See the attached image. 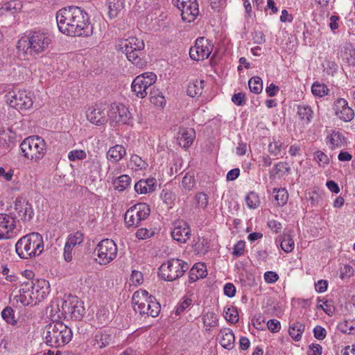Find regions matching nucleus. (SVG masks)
I'll use <instances>...</instances> for the list:
<instances>
[{
    "mask_svg": "<svg viewBox=\"0 0 355 355\" xmlns=\"http://www.w3.org/2000/svg\"><path fill=\"white\" fill-rule=\"evenodd\" d=\"M70 327L61 321H53L47 324L43 331V339L51 347L58 348L67 344L72 338Z\"/></svg>",
    "mask_w": 355,
    "mask_h": 355,
    "instance_id": "20e7f679",
    "label": "nucleus"
},
{
    "mask_svg": "<svg viewBox=\"0 0 355 355\" xmlns=\"http://www.w3.org/2000/svg\"><path fill=\"white\" fill-rule=\"evenodd\" d=\"M335 115L345 122L351 121L354 117V110L349 106L345 98H338L334 103Z\"/></svg>",
    "mask_w": 355,
    "mask_h": 355,
    "instance_id": "a211bd4d",
    "label": "nucleus"
},
{
    "mask_svg": "<svg viewBox=\"0 0 355 355\" xmlns=\"http://www.w3.org/2000/svg\"><path fill=\"white\" fill-rule=\"evenodd\" d=\"M52 42L48 32L34 30L21 37L17 42V49L20 55L25 60L36 58L46 51Z\"/></svg>",
    "mask_w": 355,
    "mask_h": 355,
    "instance_id": "f03ea898",
    "label": "nucleus"
},
{
    "mask_svg": "<svg viewBox=\"0 0 355 355\" xmlns=\"http://www.w3.org/2000/svg\"><path fill=\"white\" fill-rule=\"evenodd\" d=\"M15 219L6 214H0V239H9L16 236Z\"/></svg>",
    "mask_w": 355,
    "mask_h": 355,
    "instance_id": "f3484780",
    "label": "nucleus"
},
{
    "mask_svg": "<svg viewBox=\"0 0 355 355\" xmlns=\"http://www.w3.org/2000/svg\"><path fill=\"white\" fill-rule=\"evenodd\" d=\"M207 267L202 263H196L189 270V282L193 283L200 278H204L207 276Z\"/></svg>",
    "mask_w": 355,
    "mask_h": 355,
    "instance_id": "a878e982",
    "label": "nucleus"
},
{
    "mask_svg": "<svg viewBox=\"0 0 355 355\" xmlns=\"http://www.w3.org/2000/svg\"><path fill=\"white\" fill-rule=\"evenodd\" d=\"M291 167L288 162H280L275 164L271 171L269 172L270 178H275L276 175H283L289 173Z\"/></svg>",
    "mask_w": 355,
    "mask_h": 355,
    "instance_id": "c756f323",
    "label": "nucleus"
},
{
    "mask_svg": "<svg viewBox=\"0 0 355 355\" xmlns=\"http://www.w3.org/2000/svg\"><path fill=\"white\" fill-rule=\"evenodd\" d=\"M203 324L205 327H215L218 325L217 315L213 312H207L203 315Z\"/></svg>",
    "mask_w": 355,
    "mask_h": 355,
    "instance_id": "c03bdc74",
    "label": "nucleus"
},
{
    "mask_svg": "<svg viewBox=\"0 0 355 355\" xmlns=\"http://www.w3.org/2000/svg\"><path fill=\"white\" fill-rule=\"evenodd\" d=\"M281 248L286 253L291 252L295 247L293 239L290 234H284L282 236L281 243Z\"/></svg>",
    "mask_w": 355,
    "mask_h": 355,
    "instance_id": "e433bc0d",
    "label": "nucleus"
},
{
    "mask_svg": "<svg viewBox=\"0 0 355 355\" xmlns=\"http://www.w3.org/2000/svg\"><path fill=\"white\" fill-rule=\"evenodd\" d=\"M117 246L114 241L102 240L96 247L94 254L97 256L96 261L101 265H107L112 261L117 255Z\"/></svg>",
    "mask_w": 355,
    "mask_h": 355,
    "instance_id": "9d476101",
    "label": "nucleus"
},
{
    "mask_svg": "<svg viewBox=\"0 0 355 355\" xmlns=\"http://www.w3.org/2000/svg\"><path fill=\"white\" fill-rule=\"evenodd\" d=\"M157 80V76L153 72H146L137 76L131 84L132 92L140 98H145L148 94V89Z\"/></svg>",
    "mask_w": 355,
    "mask_h": 355,
    "instance_id": "ddd939ff",
    "label": "nucleus"
},
{
    "mask_svg": "<svg viewBox=\"0 0 355 355\" xmlns=\"http://www.w3.org/2000/svg\"><path fill=\"white\" fill-rule=\"evenodd\" d=\"M305 326L300 322H294L290 325L288 332L290 336L295 340L299 341L304 331Z\"/></svg>",
    "mask_w": 355,
    "mask_h": 355,
    "instance_id": "473e14b6",
    "label": "nucleus"
},
{
    "mask_svg": "<svg viewBox=\"0 0 355 355\" xmlns=\"http://www.w3.org/2000/svg\"><path fill=\"white\" fill-rule=\"evenodd\" d=\"M155 234V232L152 230L146 228H140L136 232V236L139 239L144 240L152 237Z\"/></svg>",
    "mask_w": 355,
    "mask_h": 355,
    "instance_id": "5fc2aeb1",
    "label": "nucleus"
},
{
    "mask_svg": "<svg viewBox=\"0 0 355 355\" xmlns=\"http://www.w3.org/2000/svg\"><path fill=\"white\" fill-rule=\"evenodd\" d=\"M311 92L314 96L322 97L328 94L329 89L324 84L315 82L312 85Z\"/></svg>",
    "mask_w": 355,
    "mask_h": 355,
    "instance_id": "58836bf2",
    "label": "nucleus"
},
{
    "mask_svg": "<svg viewBox=\"0 0 355 355\" xmlns=\"http://www.w3.org/2000/svg\"><path fill=\"white\" fill-rule=\"evenodd\" d=\"M314 159L318 162L320 166L325 167L329 163L328 156L320 150H317L314 153Z\"/></svg>",
    "mask_w": 355,
    "mask_h": 355,
    "instance_id": "09e8293b",
    "label": "nucleus"
},
{
    "mask_svg": "<svg viewBox=\"0 0 355 355\" xmlns=\"http://www.w3.org/2000/svg\"><path fill=\"white\" fill-rule=\"evenodd\" d=\"M172 238L179 243H186L191 236V230L189 225L184 221H177L171 231Z\"/></svg>",
    "mask_w": 355,
    "mask_h": 355,
    "instance_id": "aec40b11",
    "label": "nucleus"
},
{
    "mask_svg": "<svg viewBox=\"0 0 355 355\" xmlns=\"http://www.w3.org/2000/svg\"><path fill=\"white\" fill-rule=\"evenodd\" d=\"M195 200L198 207L205 209L208 204V196L205 193H198L196 195Z\"/></svg>",
    "mask_w": 355,
    "mask_h": 355,
    "instance_id": "864d4df0",
    "label": "nucleus"
},
{
    "mask_svg": "<svg viewBox=\"0 0 355 355\" xmlns=\"http://www.w3.org/2000/svg\"><path fill=\"white\" fill-rule=\"evenodd\" d=\"M24 155L30 159L38 161L46 152L44 140L39 136H31L26 138L20 144Z\"/></svg>",
    "mask_w": 355,
    "mask_h": 355,
    "instance_id": "6e6552de",
    "label": "nucleus"
},
{
    "mask_svg": "<svg viewBox=\"0 0 355 355\" xmlns=\"http://www.w3.org/2000/svg\"><path fill=\"white\" fill-rule=\"evenodd\" d=\"M194 136L195 132L193 129L183 130L178 139L180 146L184 148L189 147L193 141Z\"/></svg>",
    "mask_w": 355,
    "mask_h": 355,
    "instance_id": "2f4dec72",
    "label": "nucleus"
},
{
    "mask_svg": "<svg viewBox=\"0 0 355 355\" xmlns=\"http://www.w3.org/2000/svg\"><path fill=\"white\" fill-rule=\"evenodd\" d=\"M150 101L157 106H163L165 103V98L162 92L158 89H151L149 93Z\"/></svg>",
    "mask_w": 355,
    "mask_h": 355,
    "instance_id": "f704fd0d",
    "label": "nucleus"
},
{
    "mask_svg": "<svg viewBox=\"0 0 355 355\" xmlns=\"http://www.w3.org/2000/svg\"><path fill=\"white\" fill-rule=\"evenodd\" d=\"M33 94L26 90L9 92L6 95L8 104L18 110H26L33 107Z\"/></svg>",
    "mask_w": 355,
    "mask_h": 355,
    "instance_id": "9b49d317",
    "label": "nucleus"
},
{
    "mask_svg": "<svg viewBox=\"0 0 355 355\" xmlns=\"http://www.w3.org/2000/svg\"><path fill=\"white\" fill-rule=\"evenodd\" d=\"M83 234L78 231L74 234L69 235L66 243L73 248L75 246L81 244L83 241Z\"/></svg>",
    "mask_w": 355,
    "mask_h": 355,
    "instance_id": "79ce46f5",
    "label": "nucleus"
},
{
    "mask_svg": "<svg viewBox=\"0 0 355 355\" xmlns=\"http://www.w3.org/2000/svg\"><path fill=\"white\" fill-rule=\"evenodd\" d=\"M15 209L24 221L30 220L34 214L31 204L22 198H17L15 200Z\"/></svg>",
    "mask_w": 355,
    "mask_h": 355,
    "instance_id": "412c9836",
    "label": "nucleus"
},
{
    "mask_svg": "<svg viewBox=\"0 0 355 355\" xmlns=\"http://www.w3.org/2000/svg\"><path fill=\"white\" fill-rule=\"evenodd\" d=\"M150 208L146 203H139L129 208L124 216L127 227H136L141 221L146 220L150 214Z\"/></svg>",
    "mask_w": 355,
    "mask_h": 355,
    "instance_id": "f8f14e48",
    "label": "nucleus"
},
{
    "mask_svg": "<svg viewBox=\"0 0 355 355\" xmlns=\"http://www.w3.org/2000/svg\"><path fill=\"white\" fill-rule=\"evenodd\" d=\"M224 316L231 323L234 324L239 321V314L237 310L234 306L225 308Z\"/></svg>",
    "mask_w": 355,
    "mask_h": 355,
    "instance_id": "a19ab883",
    "label": "nucleus"
},
{
    "mask_svg": "<svg viewBox=\"0 0 355 355\" xmlns=\"http://www.w3.org/2000/svg\"><path fill=\"white\" fill-rule=\"evenodd\" d=\"M245 242L243 241H238L234 246L232 254L235 257H240L244 252Z\"/></svg>",
    "mask_w": 355,
    "mask_h": 355,
    "instance_id": "13d9d810",
    "label": "nucleus"
},
{
    "mask_svg": "<svg viewBox=\"0 0 355 355\" xmlns=\"http://www.w3.org/2000/svg\"><path fill=\"white\" fill-rule=\"evenodd\" d=\"M328 282L327 280L321 279L315 284V288L318 293H324L327 291Z\"/></svg>",
    "mask_w": 355,
    "mask_h": 355,
    "instance_id": "338daca9",
    "label": "nucleus"
},
{
    "mask_svg": "<svg viewBox=\"0 0 355 355\" xmlns=\"http://www.w3.org/2000/svg\"><path fill=\"white\" fill-rule=\"evenodd\" d=\"M205 86L203 80H195L190 82L187 87V94L191 97L198 96L202 94Z\"/></svg>",
    "mask_w": 355,
    "mask_h": 355,
    "instance_id": "cd10ccee",
    "label": "nucleus"
},
{
    "mask_svg": "<svg viewBox=\"0 0 355 355\" xmlns=\"http://www.w3.org/2000/svg\"><path fill=\"white\" fill-rule=\"evenodd\" d=\"M144 46V41L135 37L121 40L117 45L119 49L125 54L128 60L139 68H143L146 65V62L140 58Z\"/></svg>",
    "mask_w": 355,
    "mask_h": 355,
    "instance_id": "423d86ee",
    "label": "nucleus"
},
{
    "mask_svg": "<svg viewBox=\"0 0 355 355\" xmlns=\"http://www.w3.org/2000/svg\"><path fill=\"white\" fill-rule=\"evenodd\" d=\"M56 21L59 31L66 35L89 36L92 33L89 16L79 7L69 6L59 10Z\"/></svg>",
    "mask_w": 355,
    "mask_h": 355,
    "instance_id": "f257e3e1",
    "label": "nucleus"
},
{
    "mask_svg": "<svg viewBox=\"0 0 355 355\" xmlns=\"http://www.w3.org/2000/svg\"><path fill=\"white\" fill-rule=\"evenodd\" d=\"M354 273L353 268L349 265H345L340 269V277L345 279L346 277H350Z\"/></svg>",
    "mask_w": 355,
    "mask_h": 355,
    "instance_id": "0e129e2a",
    "label": "nucleus"
},
{
    "mask_svg": "<svg viewBox=\"0 0 355 355\" xmlns=\"http://www.w3.org/2000/svg\"><path fill=\"white\" fill-rule=\"evenodd\" d=\"M86 157L87 154L83 150H73L68 153V159L71 162L84 159Z\"/></svg>",
    "mask_w": 355,
    "mask_h": 355,
    "instance_id": "3c124183",
    "label": "nucleus"
},
{
    "mask_svg": "<svg viewBox=\"0 0 355 355\" xmlns=\"http://www.w3.org/2000/svg\"><path fill=\"white\" fill-rule=\"evenodd\" d=\"M157 185V180L154 178L141 179L135 184V191L138 194L150 193L156 189Z\"/></svg>",
    "mask_w": 355,
    "mask_h": 355,
    "instance_id": "5701e85b",
    "label": "nucleus"
},
{
    "mask_svg": "<svg viewBox=\"0 0 355 355\" xmlns=\"http://www.w3.org/2000/svg\"><path fill=\"white\" fill-rule=\"evenodd\" d=\"M3 319L8 323L15 325L17 320L15 318L14 311L10 306H7L1 312Z\"/></svg>",
    "mask_w": 355,
    "mask_h": 355,
    "instance_id": "a18cd8bd",
    "label": "nucleus"
},
{
    "mask_svg": "<svg viewBox=\"0 0 355 355\" xmlns=\"http://www.w3.org/2000/svg\"><path fill=\"white\" fill-rule=\"evenodd\" d=\"M125 155V148L122 145L116 144L109 149L106 157L109 161L116 163L121 160Z\"/></svg>",
    "mask_w": 355,
    "mask_h": 355,
    "instance_id": "bb28decb",
    "label": "nucleus"
},
{
    "mask_svg": "<svg viewBox=\"0 0 355 355\" xmlns=\"http://www.w3.org/2000/svg\"><path fill=\"white\" fill-rule=\"evenodd\" d=\"M133 309L140 315L157 317L161 310V306L155 297L149 295L146 290L139 289L135 291L132 297Z\"/></svg>",
    "mask_w": 355,
    "mask_h": 355,
    "instance_id": "39448f33",
    "label": "nucleus"
},
{
    "mask_svg": "<svg viewBox=\"0 0 355 355\" xmlns=\"http://www.w3.org/2000/svg\"><path fill=\"white\" fill-rule=\"evenodd\" d=\"M213 50L211 42L204 37H198L195 45L189 50L190 58L196 61L204 60L210 55Z\"/></svg>",
    "mask_w": 355,
    "mask_h": 355,
    "instance_id": "4468645a",
    "label": "nucleus"
},
{
    "mask_svg": "<svg viewBox=\"0 0 355 355\" xmlns=\"http://www.w3.org/2000/svg\"><path fill=\"white\" fill-rule=\"evenodd\" d=\"M130 162L139 169L146 168L147 166L146 162L137 155H133L131 156Z\"/></svg>",
    "mask_w": 355,
    "mask_h": 355,
    "instance_id": "6e6d98bb",
    "label": "nucleus"
},
{
    "mask_svg": "<svg viewBox=\"0 0 355 355\" xmlns=\"http://www.w3.org/2000/svg\"><path fill=\"white\" fill-rule=\"evenodd\" d=\"M108 112V120L111 123L128 124L132 116L128 109L123 104L113 103Z\"/></svg>",
    "mask_w": 355,
    "mask_h": 355,
    "instance_id": "dca6fc26",
    "label": "nucleus"
},
{
    "mask_svg": "<svg viewBox=\"0 0 355 355\" xmlns=\"http://www.w3.org/2000/svg\"><path fill=\"white\" fill-rule=\"evenodd\" d=\"M322 347L319 344H312L309 346V355H321Z\"/></svg>",
    "mask_w": 355,
    "mask_h": 355,
    "instance_id": "774afa93",
    "label": "nucleus"
},
{
    "mask_svg": "<svg viewBox=\"0 0 355 355\" xmlns=\"http://www.w3.org/2000/svg\"><path fill=\"white\" fill-rule=\"evenodd\" d=\"M189 268L186 261L180 259H171L161 265L159 275L165 281L173 282L180 278Z\"/></svg>",
    "mask_w": 355,
    "mask_h": 355,
    "instance_id": "0eeeda50",
    "label": "nucleus"
},
{
    "mask_svg": "<svg viewBox=\"0 0 355 355\" xmlns=\"http://www.w3.org/2000/svg\"><path fill=\"white\" fill-rule=\"evenodd\" d=\"M87 119L92 123L102 125L108 121V112L103 106H95L88 109Z\"/></svg>",
    "mask_w": 355,
    "mask_h": 355,
    "instance_id": "6ab92c4d",
    "label": "nucleus"
},
{
    "mask_svg": "<svg viewBox=\"0 0 355 355\" xmlns=\"http://www.w3.org/2000/svg\"><path fill=\"white\" fill-rule=\"evenodd\" d=\"M314 337L318 340H323L327 336V331L321 326H316L313 329Z\"/></svg>",
    "mask_w": 355,
    "mask_h": 355,
    "instance_id": "680f3d73",
    "label": "nucleus"
},
{
    "mask_svg": "<svg viewBox=\"0 0 355 355\" xmlns=\"http://www.w3.org/2000/svg\"><path fill=\"white\" fill-rule=\"evenodd\" d=\"M15 247L20 259H30L38 257L44 251L43 237L37 232L29 233L20 238Z\"/></svg>",
    "mask_w": 355,
    "mask_h": 355,
    "instance_id": "7ed1b4c3",
    "label": "nucleus"
},
{
    "mask_svg": "<svg viewBox=\"0 0 355 355\" xmlns=\"http://www.w3.org/2000/svg\"><path fill=\"white\" fill-rule=\"evenodd\" d=\"M217 339L220 345L225 349L230 350L234 347L235 336L232 330L229 328L220 329Z\"/></svg>",
    "mask_w": 355,
    "mask_h": 355,
    "instance_id": "b1692460",
    "label": "nucleus"
},
{
    "mask_svg": "<svg viewBox=\"0 0 355 355\" xmlns=\"http://www.w3.org/2000/svg\"><path fill=\"white\" fill-rule=\"evenodd\" d=\"M160 198L169 208H171L175 200V195L168 189H163Z\"/></svg>",
    "mask_w": 355,
    "mask_h": 355,
    "instance_id": "ea45409f",
    "label": "nucleus"
},
{
    "mask_svg": "<svg viewBox=\"0 0 355 355\" xmlns=\"http://www.w3.org/2000/svg\"><path fill=\"white\" fill-rule=\"evenodd\" d=\"M245 202L249 208L255 209L259 205V197L255 192L251 191L246 196Z\"/></svg>",
    "mask_w": 355,
    "mask_h": 355,
    "instance_id": "49530a36",
    "label": "nucleus"
},
{
    "mask_svg": "<svg viewBox=\"0 0 355 355\" xmlns=\"http://www.w3.org/2000/svg\"><path fill=\"white\" fill-rule=\"evenodd\" d=\"M173 2L181 11L182 19L184 21H193L199 14L197 0H173Z\"/></svg>",
    "mask_w": 355,
    "mask_h": 355,
    "instance_id": "2eb2a0df",
    "label": "nucleus"
},
{
    "mask_svg": "<svg viewBox=\"0 0 355 355\" xmlns=\"http://www.w3.org/2000/svg\"><path fill=\"white\" fill-rule=\"evenodd\" d=\"M273 193H276L274 198L277 206L282 207L287 202L288 193L286 189H274Z\"/></svg>",
    "mask_w": 355,
    "mask_h": 355,
    "instance_id": "72a5a7b5",
    "label": "nucleus"
},
{
    "mask_svg": "<svg viewBox=\"0 0 355 355\" xmlns=\"http://www.w3.org/2000/svg\"><path fill=\"white\" fill-rule=\"evenodd\" d=\"M285 148L286 146L282 141L273 139V141L268 144V150L272 155L279 156L281 155L282 150Z\"/></svg>",
    "mask_w": 355,
    "mask_h": 355,
    "instance_id": "c9c22d12",
    "label": "nucleus"
},
{
    "mask_svg": "<svg viewBox=\"0 0 355 355\" xmlns=\"http://www.w3.org/2000/svg\"><path fill=\"white\" fill-rule=\"evenodd\" d=\"M297 114L301 121L308 124L313 119V112L311 107L302 104L297 106Z\"/></svg>",
    "mask_w": 355,
    "mask_h": 355,
    "instance_id": "c85d7f7f",
    "label": "nucleus"
},
{
    "mask_svg": "<svg viewBox=\"0 0 355 355\" xmlns=\"http://www.w3.org/2000/svg\"><path fill=\"white\" fill-rule=\"evenodd\" d=\"M279 279L278 275L273 271H268L264 274V279L268 284H272Z\"/></svg>",
    "mask_w": 355,
    "mask_h": 355,
    "instance_id": "e2e57ef3",
    "label": "nucleus"
},
{
    "mask_svg": "<svg viewBox=\"0 0 355 355\" xmlns=\"http://www.w3.org/2000/svg\"><path fill=\"white\" fill-rule=\"evenodd\" d=\"M250 91L254 94H260L263 90V81L260 77L254 76L248 81Z\"/></svg>",
    "mask_w": 355,
    "mask_h": 355,
    "instance_id": "4c0bfd02",
    "label": "nucleus"
},
{
    "mask_svg": "<svg viewBox=\"0 0 355 355\" xmlns=\"http://www.w3.org/2000/svg\"><path fill=\"white\" fill-rule=\"evenodd\" d=\"M182 184L186 191H191L195 186L193 175L187 173L182 179Z\"/></svg>",
    "mask_w": 355,
    "mask_h": 355,
    "instance_id": "8fccbe9b",
    "label": "nucleus"
},
{
    "mask_svg": "<svg viewBox=\"0 0 355 355\" xmlns=\"http://www.w3.org/2000/svg\"><path fill=\"white\" fill-rule=\"evenodd\" d=\"M325 142L330 150L340 148L346 146V139L342 132L337 130L328 132Z\"/></svg>",
    "mask_w": 355,
    "mask_h": 355,
    "instance_id": "4be33fe9",
    "label": "nucleus"
},
{
    "mask_svg": "<svg viewBox=\"0 0 355 355\" xmlns=\"http://www.w3.org/2000/svg\"><path fill=\"white\" fill-rule=\"evenodd\" d=\"M57 306L59 312H60V315H58V318L62 316L64 318H69L80 320L85 313L83 302L78 297L73 295H69L64 300L60 307L59 304Z\"/></svg>",
    "mask_w": 355,
    "mask_h": 355,
    "instance_id": "1a4fd4ad",
    "label": "nucleus"
},
{
    "mask_svg": "<svg viewBox=\"0 0 355 355\" xmlns=\"http://www.w3.org/2000/svg\"><path fill=\"white\" fill-rule=\"evenodd\" d=\"M130 284L137 286L144 282L143 274L138 270H132L130 278Z\"/></svg>",
    "mask_w": 355,
    "mask_h": 355,
    "instance_id": "603ef678",
    "label": "nucleus"
},
{
    "mask_svg": "<svg viewBox=\"0 0 355 355\" xmlns=\"http://www.w3.org/2000/svg\"><path fill=\"white\" fill-rule=\"evenodd\" d=\"M113 340V336L111 333L104 331L96 334L92 340V345L96 348H103L109 345Z\"/></svg>",
    "mask_w": 355,
    "mask_h": 355,
    "instance_id": "393cba45",
    "label": "nucleus"
},
{
    "mask_svg": "<svg viewBox=\"0 0 355 355\" xmlns=\"http://www.w3.org/2000/svg\"><path fill=\"white\" fill-rule=\"evenodd\" d=\"M339 329L343 333L355 334V321L345 320L339 324Z\"/></svg>",
    "mask_w": 355,
    "mask_h": 355,
    "instance_id": "de8ad7c7",
    "label": "nucleus"
},
{
    "mask_svg": "<svg viewBox=\"0 0 355 355\" xmlns=\"http://www.w3.org/2000/svg\"><path fill=\"white\" fill-rule=\"evenodd\" d=\"M192 300L189 298L184 299L180 304L176 307V315H180L191 304Z\"/></svg>",
    "mask_w": 355,
    "mask_h": 355,
    "instance_id": "4d7b16f0",
    "label": "nucleus"
},
{
    "mask_svg": "<svg viewBox=\"0 0 355 355\" xmlns=\"http://www.w3.org/2000/svg\"><path fill=\"white\" fill-rule=\"evenodd\" d=\"M224 294L229 297H232L236 294V288L232 283H227L223 288Z\"/></svg>",
    "mask_w": 355,
    "mask_h": 355,
    "instance_id": "69168bd1",
    "label": "nucleus"
},
{
    "mask_svg": "<svg viewBox=\"0 0 355 355\" xmlns=\"http://www.w3.org/2000/svg\"><path fill=\"white\" fill-rule=\"evenodd\" d=\"M232 101L236 105H243L245 102V95L242 92L234 94L232 97Z\"/></svg>",
    "mask_w": 355,
    "mask_h": 355,
    "instance_id": "052dcab7",
    "label": "nucleus"
},
{
    "mask_svg": "<svg viewBox=\"0 0 355 355\" xmlns=\"http://www.w3.org/2000/svg\"><path fill=\"white\" fill-rule=\"evenodd\" d=\"M267 327L273 333L278 332L281 329L280 322L275 319L269 320L267 322Z\"/></svg>",
    "mask_w": 355,
    "mask_h": 355,
    "instance_id": "bf43d9fd",
    "label": "nucleus"
},
{
    "mask_svg": "<svg viewBox=\"0 0 355 355\" xmlns=\"http://www.w3.org/2000/svg\"><path fill=\"white\" fill-rule=\"evenodd\" d=\"M22 8V3L19 0H12L5 3L1 8L12 13L19 11Z\"/></svg>",
    "mask_w": 355,
    "mask_h": 355,
    "instance_id": "37998d69",
    "label": "nucleus"
},
{
    "mask_svg": "<svg viewBox=\"0 0 355 355\" xmlns=\"http://www.w3.org/2000/svg\"><path fill=\"white\" fill-rule=\"evenodd\" d=\"M132 179L128 175H121L113 180V185L115 190L120 192L125 191L130 187Z\"/></svg>",
    "mask_w": 355,
    "mask_h": 355,
    "instance_id": "7c9ffc66",
    "label": "nucleus"
}]
</instances>
